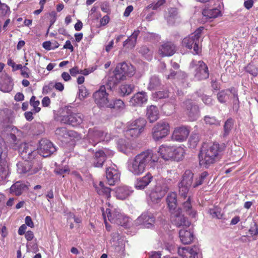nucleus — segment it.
Returning <instances> with one entry per match:
<instances>
[{"instance_id":"nucleus-1","label":"nucleus","mask_w":258,"mask_h":258,"mask_svg":"<svg viewBox=\"0 0 258 258\" xmlns=\"http://www.w3.org/2000/svg\"><path fill=\"white\" fill-rule=\"evenodd\" d=\"M159 159L157 154L148 150L136 155L127 162L128 170L134 175L143 173L147 167L154 168Z\"/></svg>"},{"instance_id":"nucleus-2","label":"nucleus","mask_w":258,"mask_h":258,"mask_svg":"<svg viewBox=\"0 0 258 258\" xmlns=\"http://www.w3.org/2000/svg\"><path fill=\"white\" fill-rule=\"evenodd\" d=\"M226 146L224 144L214 143L203 146L199 155V163L201 166L208 167L213 164L221 156Z\"/></svg>"},{"instance_id":"nucleus-3","label":"nucleus","mask_w":258,"mask_h":258,"mask_svg":"<svg viewBox=\"0 0 258 258\" xmlns=\"http://www.w3.org/2000/svg\"><path fill=\"white\" fill-rule=\"evenodd\" d=\"M135 69L133 65L126 62L118 64L114 72V76L108 80V85L111 88L116 85L121 80L126 79V77L133 76Z\"/></svg>"},{"instance_id":"nucleus-4","label":"nucleus","mask_w":258,"mask_h":258,"mask_svg":"<svg viewBox=\"0 0 258 258\" xmlns=\"http://www.w3.org/2000/svg\"><path fill=\"white\" fill-rule=\"evenodd\" d=\"M106 205L108 208H106V211H104L103 209L102 211V213L104 212L105 214V217L108 221L126 228L131 226V220L130 218L121 213L119 209L111 205L109 203H107Z\"/></svg>"},{"instance_id":"nucleus-5","label":"nucleus","mask_w":258,"mask_h":258,"mask_svg":"<svg viewBox=\"0 0 258 258\" xmlns=\"http://www.w3.org/2000/svg\"><path fill=\"white\" fill-rule=\"evenodd\" d=\"M171 179L161 178L159 179L149 195L150 199L154 204L158 203L169 190Z\"/></svg>"},{"instance_id":"nucleus-6","label":"nucleus","mask_w":258,"mask_h":258,"mask_svg":"<svg viewBox=\"0 0 258 258\" xmlns=\"http://www.w3.org/2000/svg\"><path fill=\"white\" fill-rule=\"evenodd\" d=\"M204 28L201 27L197 29L194 33L185 37L182 41V45L187 49L193 48L195 54H199L200 52V38Z\"/></svg>"},{"instance_id":"nucleus-7","label":"nucleus","mask_w":258,"mask_h":258,"mask_svg":"<svg viewBox=\"0 0 258 258\" xmlns=\"http://www.w3.org/2000/svg\"><path fill=\"white\" fill-rule=\"evenodd\" d=\"M189 68L197 80L206 79L209 77L208 68L203 61L193 60L190 63Z\"/></svg>"},{"instance_id":"nucleus-8","label":"nucleus","mask_w":258,"mask_h":258,"mask_svg":"<svg viewBox=\"0 0 258 258\" xmlns=\"http://www.w3.org/2000/svg\"><path fill=\"white\" fill-rule=\"evenodd\" d=\"M194 177L193 173L189 170L185 171L182 176V179L179 183V195L180 198L185 199L188 194L189 187L192 183Z\"/></svg>"},{"instance_id":"nucleus-9","label":"nucleus","mask_w":258,"mask_h":258,"mask_svg":"<svg viewBox=\"0 0 258 258\" xmlns=\"http://www.w3.org/2000/svg\"><path fill=\"white\" fill-rule=\"evenodd\" d=\"M170 125L165 120H161L157 122L152 128V137L153 139L159 141L165 138L169 133Z\"/></svg>"},{"instance_id":"nucleus-10","label":"nucleus","mask_w":258,"mask_h":258,"mask_svg":"<svg viewBox=\"0 0 258 258\" xmlns=\"http://www.w3.org/2000/svg\"><path fill=\"white\" fill-rule=\"evenodd\" d=\"M155 218L152 213L146 212L143 213L133 224L135 226H141L143 228H149L153 226Z\"/></svg>"},{"instance_id":"nucleus-11","label":"nucleus","mask_w":258,"mask_h":258,"mask_svg":"<svg viewBox=\"0 0 258 258\" xmlns=\"http://www.w3.org/2000/svg\"><path fill=\"white\" fill-rule=\"evenodd\" d=\"M67 114L63 115L61 118V121L64 123L77 126L81 124L84 119V116L81 113H73L67 112Z\"/></svg>"},{"instance_id":"nucleus-12","label":"nucleus","mask_w":258,"mask_h":258,"mask_svg":"<svg viewBox=\"0 0 258 258\" xmlns=\"http://www.w3.org/2000/svg\"><path fill=\"white\" fill-rule=\"evenodd\" d=\"M93 96L95 103L99 107H107L109 103L108 99V94L106 93L104 86H100L99 89L94 93Z\"/></svg>"},{"instance_id":"nucleus-13","label":"nucleus","mask_w":258,"mask_h":258,"mask_svg":"<svg viewBox=\"0 0 258 258\" xmlns=\"http://www.w3.org/2000/svg\"><path fill=\"white\" fill-rule=\"evenodd\" d=\"M172 214L171 221L177 227H187L190 226V222L181 214L180 209H177L171 212Z\"/></svg>"},{"instance_id":"nucleus-14","label":"nucleus","mask_w":258,"mask_h":258,"mask_svg":"<svg viewBox=\"0 0 258 258\" xmlns=\"http://www.w3.org/2000/svg\"><path fill=\"white\" fill-rule=\"evenodd\" d=\"M183 107L185 109L186 113L190 121H194L198 118L199 116L198 107L194 104L191 100L185 101L183 103Z\"/></svg>"},{"instance_id":"nucleus-15","label":"nucleus","mask_w":258,"mask_h":258,"mask_svg":"<svg viewBox=\"0 0 258 258\" xmlns=\"http://www.w3.org/2000/svg\"><path fill=\"white\" fill-rule=\"evenodd\" d=\"M56 148L49 140H41L39 142L38 152L43 157H48L56 151Z\"/></svg>"},{"instance_id":"nucleus-16","label":"nucleus","mask_w":258,"mask_h":258,"mask_svg":"<svg viewBox=\"0 0 258 258\" xmlns=\"http://www.w3.org/2000/svg\"><path fill=\"white\" fill-rule=\"evenodd\" d=\"M106 176L110 185H114L120 179V173L116 166L113 164L106 169Z\"/></svg>"},{"instance_id":"nucleus-17","label":"nucleus","mask_w":258,"mask_h":258,"mask_svg":"<svg viewBox=\"0 0 258 258\" xmlns=\"http://www.w3.org/2000/svg\"><path fill=\"white\" fill-rule=\"evenodd\" d=\"M200 252V249L197 245L179 247L178 249V254L182 258H198Z\"/></svg>"},{"instance_id":"nucleus-18","label":"nucleus","mask_w":258,"mask_h":258,"mask_svg":"<svg viewBox=\"0 0 258 258\" xmlns=\"http://www.w3.org/2000/svg\"><path fill=\"white\" fill-rule=\"evenodd\" d=\"M20 152L21 156L24 160H29L33 159L38 152L31 145L23 143L21 145Z\"/></svg>"},{"instance_id":"nucleus-19","label":"nucleus","mask_w":258,"mask_h":258,"mask_svg":"<svg viewBox=\"0 0 258 258\" xmlns=\"http://www.w3.org/2000/svg\"><path fill=\"white\" fill-rule=\"evenodd\" d=\"M190 131L188 127L185 126H178L174 130L172 135L173 140L183 142L188 137Z\"/></svg>"},{"instance_id":"nucleus-20","label":"nucleus","mask_w":258,"mask_h":258,"mask_svg":"<svg viewBox=\"0 0 258 258\" xmlns=\"http://www.w3.org/2000/svg\"><path fill=\"white\" fill-rule=\"evenodd\" d=\"M102 133L103 131L97 127L90 128L87 134L89 142L93 146L100 142Z\"/></svg>"},{"instance_id":"nucleus-21","label":"nucleus","mask_w":258,"mask_h":258,"mask_svg":"<svg viewBox=\"0 0 258 258\" xmlns=\"http://www.w3.org/2000/svg\"><path fill=\"white\" fill-rule=\"evenodd\" d=\"M55 133L57 138L63 141H65V140H68L69 138H70V140H72V138H77L78 136V134L76 132L68 131L65 127H58L56 128Z\"/></svg>"},{"instance_id":"nucleus-22","label":"nucleus","mask_w":258,"mask_h":258,"mask_svg":"<svg viewBox=\"0 0 258 258\" xmlns=\"http://www.w3.org/2000/svg\"><path fill=\"white\" fill-rule=\"evenodd\" d=\"M148 100V96L144 91L136 93L130 99V105L132 106H141L146 103Z\"/></svg>"},{"instance_id":"nucleus-23","label":"nucleus","mask_w":258,"mask_h":258,"mask_svg":"<svg viewBox=\"0 0 258 258\" xmlns=\"http://www.w3.org/2000/svg\"><path fill=\"white\" fill-rule=\"evenodd\" d=\"M153 176L149 172L147 173L144 176L137 179L135 182V187L137 189L142 190L147 187L151 182Z\"/></svg>"},{"instance_id":"nucleus-24","label":"nucleus","mask_w":258,"mask_h":258,"mask_svg":"<svg viewBox=\"0 0 258 258\" xmlns=\"http://www.w3.org/2000/svg\"><path fill=\"white\" fill-rule=\"evenodd\" d=\"M174 146H167L162 145L158 149V153H160L161 157L165 160L172 159Z\"/></svg>"},{"instance_id":"nucleus-25","label":"nucleus","mask_w":258,"mask_h":258,"mask_svg":"<svg viewBox=\"0 0 258 258\" xmlns=\"http://www.w3.org/2000/svg\"><path fill=\"white\" fill-rule=\"evenodd\" d=\"M93 186L97 194L105 198L108 199L110 197V188L104 186V183L102 181L95 182Z\"/></svg>"},{"instance_id":"nucleus-26","label":"nucleus","mask_w":258,"mask_h":258,"mask_svg":"<svg viewBox=\"0 0 258 258\" xmlns=\"http://www.w3.org/2000/svg\"><path fill=\"white\" fill-rule=\"evenodd\" d=\"M133 192L132 187L126 185L120 186L116 189V197L118 199L123 200L127 198Z\"/></svg>"},{"instance_id":"nucleus-27","label":"nucleus","mask_w":258,"mask_h":258,"mask_svg":"<svg viewBox=\"0 0 258 258\" xmlns=\"http://www.w3.org/2000/svg\"><path fill=\"white\" fill-rule=\"evenodd\" d=\"M181 242L184 244L191 243L194 239L193 232L190 230H186L184 228L180 230L179 232Z\"/></svg>"},{"instance_id":"nucleus-28","label":"nucleus","mask_w":258,"mask_h":258,"mask_svg":"<svg viewBox=\"0 0 258 258\" xmlns=\"http://www.w3.org/2000/svg\"><path fill=\"white\" fill-rule=\"evenodd\" d=\"M175 52V46L171 42L163 44L159 48V53L162 56L172 55Z\"/></svg>"},{"instance_id":"nucleus-29","label":"nucleus","mask_w":258,"mask_h":258,"mask_svg":"<svg viewBox=\"0 0 258 258\" xmlns=\"http://www.w3.org/2000/svg\"><path fill=\"white\" fill-rule=\"evenodd\" d=\"M146 116L150 122H154L159 118V111L156 106H148L146 108Z\"/></svg>"},{"instance_id":"nucleus-30","label":"nucleus","mask_w":258,"mask_h":258,"mask_svg":"<svg viewBox=\"0 0 258 258\" xmlns=\"http://www.w3.org/2000/svg\"><path fill=\"white\" fill-rule=\"evenodd\" d=\"M118 149L121 152L128 155L132 150V146L130 142L123 139H119L117 141Z\"/></svg>"},{"instance_id":"nucleus-31","label":"nucleus","mask_w":258,"mask_h":258,"mask_svg":"<svg viewBox=\"0 0 258 258\" xmlns=\"http://www.w3.org/2000/svg\"><path fill=\"white\" fill-rule=\"evenodd\" d=\"M17 171L20 173H27L31 174L32 168V163L30 160H25L23 162H19L17 164Z\"/></svg>"},{"instance_id":"nucleus-32","label":"nucleus","mask_w":258,"mask_h":258,"mask_svg":"<svg viewBox=\"0 0 258 258\" xmlns=\"http://www.w3.org/2000/svg\"><path fill=\"white\" fill-rule=\"evenodd\" d=\"M140 31L139 30H135L132 34L123 43V47L133 48L137 42V39Z\"/></svg>"},{"instance_id":"nucleus-33","label":"nucleus","mask_w":258,"mask_h":258,"mask_svg":"<svg viewBox=\"0 0 258 258\" xmlns=\"http://www.w3.org/2000/svg\"><path fill=\"white\" fill-rule=\"evenodd\" d=\"M166 202L170 212L176 210L177 205L176 194L175 192H169L166 198Z\"/></svg>"},{"instance_id":"nucleus-34","label":"nucleus","mask_w":258,"mask_h":258,"mask_svg":"<svg viewBox=\"0 0 258 258\" xmlns=\"http://www.w3.org/2000/svg\"><path fill=\"white\" fill-rule=\"evenodd\" d=\"M203 15L206 19H215L221 16V12L218 8L205 9L202 12Z\"/></svg>"},{"instance_id":"nucleus-35","label":"nucleus","mask_w":258,"mask_h":258,"mask_svg":"<svg viewBox=\"0 0 258 258\" xmlns=\"http://www.w3.org/2000/svg\"><path fill=\"white\" fill-rule=\"evenodd\" d=\"M106 159L102 153V150H98L95 153L93 159V165L95 167H102Z\"/></svg>"},{"instance_id":"nucleus-36","label":"nucleus","mask_w":258,"mask_h":258,"mask_svg":"<svg viewBox=\"0 0 258 258\" xmlns=\"http://www.w3.org/2000/svg\"><path fill=\"white\" fill-rule=\"evenodd\" d=\"M4 82L0 84V90L4 92H9L13 88V83L11 78L8 76H5Z\"/></svg>"},{"instance_id":"nucleus-37","label":"nucleus","mask_w":258,"mask_h":258,"mask_svg":"<svg viewBox=\"0 0 258 258\" xmlns=\"http://www.w3.org/2000/svg\"><path fill=\"white\" fill-rule=\"evenodd\" d=\"M173 150L172 160L177 161L182 160L185 153V149L181 146H174Z\"/></svg>"},{"instance_id":"nucleus-38","label":"nucleus","mask_w":258,"mask_h":258,"mask_svg":"<svg viewBox=\"0 0 258 258\" xmlns=\"http://www.w3.org/2000/svg\"><path fill=\"white\" fill-rule=\"evenodd\" d=\"M146 124V120L144 118H139L127 123V126L137 129L144 130Z\"/></svg>"},{"instance_id":"nucleus-39","label":"nucleus","mask_w":258,"mask_h":258,"mask_svg":"<svg viewBox=\"0 0 258 258\" xmlns=\"http://www.w3.org/2000/svg\"><path fill=\"white\" fill-rule=\"evenodd\" d=\"M186 198H187V199L182 204L183 210L189 215L192 217H195L196 215V212L192 209L190 202V197L188 195V194L187 195V197Z\"/></svg>"},{"instance_id":"nucleus-40","label":"nucleus","mask_w":258,"mask_h":258,"mask_svg":"<svg viewBox=\"0 0 258 258\" xmlns=\"http://www.w3.org/2000/svg\"><path fill=\"white\" fill-rule=\"evenodd\" d=\"M25 185L20 182H17L13 184L10 187V192L16 196H20L22 194Z\"/></svg>"},{"instance_id":"nucleus-41","label":"nucleus","mask_w":258,"mask_h":258,"mask_svg":"<svg viewBox=\"0 0 258 258\" xmlns=\"http://www.w3.org/2000/svg\"><path fill=\"white\" fill-rule=\"evenodd\" d=\"M227 91H229L232 95L233 98V108L235 111H237L239 108V99L237 94V90L233 87L230 88Z\"/></svg>"},{"instance_id":"nucleus-42","label":"nucleus","mask_w":258,"mask_h":258,"mask_svg":"<svg viewBox=\"0 0 258 258\" xmlns=\"http://www.w3.org/2000/svg\"><path fill=\"white\" fill-rule=\"evenodd\" d=\"M126 130L125 131V135L126 137L137 138L138 137L144 130L137 129L135 128L126 126Z\"/></svg>"},{"instance_id":"nucleus-43","label":"nucleus","mask_w":258,"mask_h":258,"mask_svg":"<svg viewBox=\"0 0 258 258\" xmlns=\"http://www.w3.org/2000/svg\"><path fill=\"white\" fill-rule=\"evenodd\" d=\"M107 107L116 110H122L124 108V104L121 100L116 99L109 102Z\"/></svg>"},{"instance_id":"nucleus-44","label":"nucleus","mask_w":258,"mask_h":258,"mask_svg":"<svg viewBox=\"0 0 258 258\" xmlns=\"http://www.w3.org/2000/svg\"><path fill=\"white\" fill-rule=\"evenodd\" d=\"M161 81L158 77L156 76H152L150 79L148 89L150 90H154L159 87Z\"/></svg>"},{"instance_id":"nucleus-45","label":"nucleus","mask_w":258,"mask_h":258,"mask_svg":"<svg viewBox=\"0 0 258 258\" xmlns=\"http://www.w3.org/2000/svg\"><path fill=\"white\" fill-rule=\"evenodd\" d=\"M119 89L121 95H128L133 92L134 86L130 84H122L120 86Z\"/></svg>"},{"instance_id":"nucleus-46","label":"nucleus","mask_w":258,"mask_h":258,"mask_svg":"<svg viewBox=\"0 0 258 258\" xmlns=\"http://www.w3.org/2000/svg\"><path fill=\"white\" fill-rule=\"evenodd\" d=\"M204 121L206 124L209 125L217 126L220 124V121L217 119L214 116H210L209 115L205 116Z\"/></svg>"},{"instance_id":"nucleus-47","label":"nucleus","mask_w":258,"mask_h":258,"mask_svg":"<svg viewBox=\"0 0 258 258\" xmlns=\"http://www.w3.org/2000/svg\"><path fill=\"white\" fill-rule=\"evenodd\" d=\"M232 125L233 122L232 119H228L225 121L224 125V132L223 134L224 137L227 136L229 134L232 127Z\"/></svg>"},{"instance_id":"nucleus-48","label":"nucleus","mask_w":258,"mask_h":258,"mask_svg":"<svg viewBox=\"0 0 258 258\" xmlns=\"http://www.w3.org/2000/svg\"><path fill=\"white\" fill-rule=\"evenodd\" d=\"M208 174V172L206 171L202 172L200 176L198 178H197L195 180V181L192 183L193 187L196 188L201 185L203 183L205 178L207 177Z\"/></svg>"},{"instance_id":"nucleus-49","label":"nucleus","mask_w":258,"mask_h":258,"mask_svg":"<svg viewBox=\"0 0 258 258\" xmlns=\"http://www.w3.org/2000/svg\"><path fill=\"white\" fill-rule=\"evenodd\" d=\"M29 160L31 161L32 166L31 174L35 173L42 168V164L39 161L37 160H34L33 161L31 160Z\"/></svg>"},{"instance_id":"nucleus-50","label":"nucleus","mask_w":258,"mask_h":258,"mask_svg":"<svg viewBox=\"0 0 258 258\" xmlns=\"http://www.w3.org/2000/svg\"><path fill=\"white\" fill-rule=\"evenodd\" d=\"M245 71L253 77H256L258 75V69L253 64H248L245 68Z\"/></svg>"},{"instance_id":"nucleus-51","label":"nucleus","mask_w":258,"mask_h":258,"mask_svg":"<svg viewBox=\"0 0 258 258\" xmlns=\"http://www.w3.org/2000/svg\"><path fill=\"white\" fill-rule=\"evenodd\" d=\"M228 98V95L225 91H221L217 94V99L222 103H225Z\"/></svg>"},{"instance_id":"nucleus-52","label":"nucleus","mask_w":258,"mask_h":258,"mask_svg":"<svg viewBox=\"0 0 258 258\" xmlns=\"http://www.w3.org/2000/svg\"><path fill=\"white\" fill-rule=\"evenodd\" d=\"M30 103L33 107L35 112H38L40 110V108L38 107L40 102L39 100H36L35 96H32L30 100Z\"/></svg>"},{"instance_id":"nucleus-53","label":"nucleus","mask_w":258,"mask_h":258,"mask_svg":"<svg viewBox=\"0 0 258 258\" xmlns=\"http://www.w3.org/2000/svg\"><path fill=\"white\" fill-rule=\"evenodd\" d=\"M89 93L86 88L84 86H81L79 88V99L81 100H83L87 97Z\"/></svg>"},{"instance_id":"nucleus-54","label":"nucleus","mask_w":258,"mask_h":258,"mask_svg":"<svg viewBox=\"0 0 258 258\" xmlns=\"http://www.w3.org/2000/svg\"><path fill=\"white\" fill-rule=\"evenodd\" d=\"M199 141V136L197 134L191 135L190 137L189 142L191 148H195Z\"/></svg>"},{"instance_id":"nucleus-55","label":"nucleus","mask_w":258,"mask_h":258,"mask_svg":"<svg viewBox=\"0 0 258 258\" xmlns=\"http://www.w3.org/2000/svg\"><path fill=\"white\" fill-rule=\"evenodd\" d=\"M14 133H11L10 135V138L11 141H13L14 144H16L17 138L15 133L17 134L18 136H20L21 135V132L16 128L15 130H14Z\"/></svg>"},{"instance_id":"nucleus-56","label":"nucleus","mask_w":258,"mask_h":258,"mask_svg":"<svg viewBox=\"0 0 258 258\" xmlns=\"http://www.w3.org/2000/svg\"><path fill=\"white\" fill-rule=\"evenodd\" d=\"M112 139L111 135L108 133L104 132L103 131L102 137L101 138V142H108Z\"/></svg>"},{"instance_id":"nucleus-57","label":"nucleus","mask_w":258,"mask_h":258,"mask_svg":"<svg viewBox=\"0 0 258 258\" xmlns=\"http://www.w3.org/2000/svg\"><path fill=\"white\" fill-rule=\"evenodd\" d=\"M3 147H4V142L0 138V164L4 163V157L5 156V155L3 154Z\"/></svg>"},{"instance_id":"nucleus-58","label":"nucleus","mask_w":258,"mask_h":258,"mask_svg":"<svg viewBox=\"0 0 258 258\" xmlns=\"http://www.w3.org/2000/svg\"><path fill=\"white\" fill-rule=\"evenodd\" d=\"M156 96L158 99H162L168 97L169 95L167 91H160L156 93Z\"/></svg>"},{"instance_id":"nucleus-59","label":"nucleus","mask_w":258,"mask_h":258,"mask_svg":"<svg viewBox=\"0 0 258 258\" xmlns=\"http://www.w3.org/2000/svg\"><path fill=\"white\" fill-rule=\"evenodd\" d=\"M102 153H103V156H105V159L107 157H111L114 155V152L112 150L106 148L102 150Z\"/></svg>"},{"instance_id":"nucleus-60","label":"nucleus","mask_w":258,"mask_h":258,"mask_svg":"<svg viewBox=\"0 0 258 258\" xmlns=\"http://www.w3.org/2000/svg\"><path fill=\"white\" fill-rule=\"evenodd\" d=\"M21 75L24 78H29L30 75L29 69L26 66H24L21 70Z\"/></svg>"},{"instance_id":"nucleus-61","label":"nucleus","mask_w":258,"mask_h":258,"mask_svg":"<svg viewBox=\"0 0 258 258\" xmlns=\"http://www.w3.org/2000/svg\"><path fill=\"white\" fill-rule=\"evenodd\" d=\"M25 224L31 228L34 227V223L30 216H27L25 218Z\"/></svg>"},{"instance_id":"nucleus-62","label":"nucleus","mask_w":258,"mask_h":258,"mask_svg":"<svg viewBox=\"0 0 258 258\" xmlns=\"http://www.w3.org/2000/svg\"><path fill=\"white\" fill-rule=\"evenodd\" d=\"M165 3V0H158L157 2L154 4L153 10H156Z\"/></svg>"},{"instance_id":"nucleus-63","label":"nucleus","mask_w":258,"mask_h":258,"mask_svg":"<svg viewBox=\"0 0 258 258\" xmlns=\"http://www.w3.org/2000/svg\"><path fill=\"white\" fill-rule=\"evenodd\" d=\"M253 1L252 0H247L244 3V6L247 10H249L251 8L253 5Z\"/></svg>"},{"instance_id":"nucleus-64","label":"nucleus","mask_w":258,"mask_h":258,"mask_svg":"<svg viewBox=\"0 0 258 258\" xmlns=\"http://www.w3.org/2000/svg\"><path fill=\"white\" fill-rule=\"evenodd\" d=\"M149 258H161L160 252L152 251L150 254Z\"/></svg>"}]
</instances>
